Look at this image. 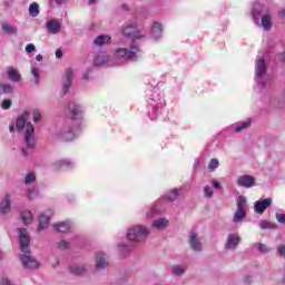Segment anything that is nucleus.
Instances as JSON below:
<instances>
[{"label":"nucleus","mask_w":285,"mask_h":285,"mask_svg":"<svg viewBox=\"0 0 285 285\" xmlns=\"http://www.w3.org/2000/svg\"><path fill=\"white\" fill-rule=\"evenodd\" d=\"M266 8L262 3H255L252 8V20L255 26L262 28L265 32L273 30V12L264 11Z\"/></svg>","instance_id":"nucleus-1"},{"label":"nucleus","mask_w":285,"mask_h":285,"mask_svg":"<svg viewBox=\"0 0 285 285\" xmlns=\"http://www.w3.org/2000/svg\"><path fill=\"white\" fill-rule=\"evenodd\" d=\"M139 52H141L139 47H137V46H135V43H132L129 47V49L128 48L116 49L114 57H115L116 61H120V62H117L119 66L121 63H126V61H137L139 59Z\"/></svg>","instance_id":"nucleus-2"},{"label":"nucleus","mask_w":285,"mask_h":285,"mask_svg":"<svg viewBox=\"0 0 285 285\" xmlns=\"http://www.w3.org/2000/svg\"><path fill=\"white\" fill-rule=\"evenodd\" d=\"M148 235H150V232L144 225L132 226L127 230L129 242H146Z\"/></svg>","instance_id":"nucleus-3"},{"label":"nucleus","mask_w":285,"mask_h":285,"mask_svg":"<svg viewBox=\"0 0 285 285\" xmlns=\"http://www.w3.org/2000/svg\"><path fill=\"white\" fill-rule=\"evenodd\" d=\"M267 70L268 67L266 66V60H264L263 58H257L255 65V81L261 88H266Z\"/></svg>","instance_id":"nucleus-4"},{"label":"nucleus","mask_w":285,"mask_h":285,"mask_svg":"<svg viewBox=\"0 0 285 285\" xmlns=\"http://www.w3.org/2000/svg\"><path fill=\"white\" fill-rule=\"evenodd\" d=\"M187 244L193 253H202V250H204V244L202 243V238H199V234H197V232H189Z\"/></svg>","instance_id":"nucleus-5"},{"label":"nucleus","mask_w":285,"mask_h":285,"mask_svg":"<svg viewBox=\"0 0 285 285\" xmlns=\"http://www.w3.org/2000/svg\"><path fill=\"white\" fill-rule=\"evenodd\" d=\"M246 198L244 196L238 197L237 210L234 213L233 222L234 224H239L246 219Z\"/></svg>","instance_id":"nucleus-6"},{"label":"nucleus","mask_w":285,"mask_h":285,"mask_svg":"<svg viewBox=\"0 0 285 285\" xmlns=\"http://www.w3.org/2000/svg\"><path fill=\"white\" fill-rule=\"evenodd\" d=\"M24 144L29 150H35V148L37 147V139L35 138V126L32 125V122H27Z\"/></svg>","instance_id":"nucleus-7"},{"label":"nucleus","mask_w":285,"mask_h":285,"mask_svg":"<svg viewBox=\"0 0 285 285\" xmlns=\"http://www.w3.org/2000/svg\"><path fill=\"white\" fill-rule=\"evenodd\" d=\"M20 262L22 263L23 268L27 271H37L39 268V262L32 257L30 252L26 254H20L19 255Z\"/></svg>","instance_id":"nucleus-8"},{"label":"nucleus","mask_w":285,"mask_h":285,"mask_svg":"<svg viewBox=\"0 0 285 285\" xmlns=\"http://www.w3.org/2000/svg\"><path fill=\"white\" fill-rule=\"evenodd\" d=\"M81 112H83V107L75 101L69 102L65 108V115H67L69 119H77Z\"/></svg>","instance_id":"nucleus-9"},{"label":"nucleus","mask_w":285,"mask_h":285,"mask_svg":"<svg viewBox=\"0 0 285 285\" xmlns=\"http://www.w3.org/2000/svg\"><path fill=\"white\" fill-rule=\"evenodd\" d=\"M122 35L125 37H129V39H132L134 41H137V39H142L144 36L139 35L137 32V23L130 22L122 27Z\"/></svg>","instance_id":"nucleus-10"},{"label":"nucleus","mask_w":285,"mask_h":285,"mask_svg":"<svg viewBox=\"0 0 285 285\" xmlns=\"http://www.w3.org/2000/svg\"><path fill=\"white\" fill-rule=\"evenodd\" d=\"M21 253H30V236L24 228H18Z\"/></svg>","instance_id":"nucleus-11"},{"label":"nucleus","mask_w":285,"mask_h":285,"mask_svg":"<svg viewBox=\"0 0 285 285\" xmlns=\"http://www.w3.org/2000/svg\"><path fill=\"white\" fill-rule=\"evenodd\" d=\"M57 136L62 141H72L75 137H77V134H75V130L72 129L71 125H65L60 128Z\"/></svg>","instance_id":"nucleus-12"},{"label":"nucleus","mask_w":285,"mask_h":285,"mask_svg":"<svg viewBox=\"0 0 285 285\" xmlns=\"http://www.w3.org/2000/svg\"><path fill=\"white\" fill-rule=\"evenodd\" d=\"M75 79V71L68 68L65 72V80L62 82V95H68L70 88H72V81Z\"/></svg>","instance_id":"nucleus-13"},{"label":"nucleus","mask_w":285,"mask_h":285,"mask_svg":"<svg viewBox=\"0 0 285 285\" xmlns=\"http://www.w3.org/2000/svg\"><path fill=\"white\" fill-rule=\"evenodd\" d=\"M271 206H273V199L265 198L254 204V212L258 215H264V213H266V209L271 208Z\"/></svg>","instance_id":"nucleus-14"},{"label":"nucleus","mask_w":285,"mask_h":285,"mask_svg":"<svg viewBox=\"0 0 285 285\" xmlns=\"http://www.w3.org/2000/svg\"><path fill=\"white\" fill-rule=\"evenodd\" d=\"M242 243V237H239V234H228L227 240L225 244L226 250H236L237 246Z\"/></svg>","instance_id":"nucleus-15"},{"label":"nucleus","mask_w":285,"mask_h":285,"mask_svg":"<svg viewBox=\"0 0 285 285\" xmlns=\"http://www.w3.org/2000/svg\"><path fill=\"white\" fill-rule=\"evenodd\" d=\"M11 208H12V194L6 193L4 197L0 203V213L2 215H8Z\"/></svg>","instance_id":"nucleus-16"},{"label":"nucleus","mask_w":285,"mask_h":285,"mask_svg":"<svg viewBox=\"0 0 285 285\" xmlns=\"http://www.w3.org/2000/svg\"><path fill=\"white\" fill-rule=\"evenodd\" d=\"M236 184L239 188H253L255 186V177L250 175L238 176Z\"/></svg>","instance_id":"nucleus-17"},{"label":"nucleus","mask_w":285,"mask_h":285,"mask_svg":"<svg viewBox=\"0 0 285 285\" xmlns=\"http://www.w3.org/2000/svg\"><path fill=\"white\" fill-rule=\"evenodd\" d=\"M47 30L49 35H59L61 32V22L51 19L47 22Z\"/></svg>","instance_id":"nucleus-18"},{"label":"nucleus","mask_w":285,"mask_h":285,"mask_svg":"<svg viewBox=\"0 0 285 285\" xmlns=\"http://www.w3.org/2000/svg\"><path fill=\"white\" fill-rule=\"evenodd\" d=\"M28 117H30V111H24L21 116L17 118L16 128L18 132H21V130L26 128V122L28 121Z\"/></svg>","instance_id":"nucleus-19"},{"label":"nucleus","mask_w":285,"mask_h":285,"mask_svg":"<svg viewBox=\"0 0 285 285\" xmlns=\"http://www.w3.org/2000/svg\"><path fill=\"white\" fill-rule=\"evenodd\" d=\"M108 267V261H106V254L97 253L96 255V268L97 271H104Z\"/></svg>","instance_id":"nucleus-20"},{"label":"nucleus","mask_w":285,"mask_h":285,"mask_svg":"<svg viewBox=\"0 0 285 285\" xmlns=\"http://www.w3.org/2000/svg\"><path fill=\"white\" fill-rule=\"evenodd\" d=\"M7 76L8 79H10V81H13L14 83H19V81H21V73L13 67L7 68Z\"/></svg>","instance_id":"nucleus-21"},{"label":"nucleus","mask_w":285,"mask_h":285,"mask_svg":"<svg viewBox=\"0 0 285 285\" xmlns=\"http://www.w3.org/2000/svg\"><path fill=\"white\" fill-rule=\"evenodd\" d=\"M108 51H101L96 56V59L94 60V66H106V63H108Z\"/></svg>","instance_id":"nucleus-22"},{"label":"nucleus","mask_w":285,"mask_h":285,"mask_svg":"<svg viewBox=\"0 0 285 285\" xmlns=\"http://www.w3.org/2000/svg\"><path fill=\"white\" fill-rule=\"evenodd\" d=\"M170 226V220L166 218H158L153 222V227L157 230H166Z\"/></svg>","instance_id":"nucleus-23"},{"label":"nucleus","mask_w":285,"mask_h":285,"mask_svg":"<svg viewBox=\"0 0 285 285\" xmlns=\"http://www.w3.org/2000/svg\"><path fill=\"white\" fill-rule=\"evenodd\" d=\"M181 189H170L164 195V202H177Z\"/></svg>","instance_id":"nucleus-24"},{"label":"nucleus","mask_w":285,"mask_h":285,"mask_svg":"<svg viewBox=\"0 0 285 285\" xmlns=\"http://www.w3.org/2000/svg\"><path fill=\"white\" fill-rule=\"evenodd\" d=\"M111 41L110 36L108 35H100L94 39V46L101 48V46H106Z\"/></svg>","instance_id":"nucleus-25"},{"label":"nucleus","mask_w":285,"mask_h":285,"mask_svg":"<svg viewBox=\"0 0 285 285\" xmlns=\"http://www.w3.org/2000/svg\"><path fill=\"white\" fill-rule=\"evenodd\" d=\"M161 32H164V27L159 22H154L151 27V36L154 39H161Z\"/></svg>","instance_id":"nucleus-26"},{"label":"nucleus","mask_w":285,"mask_h":285,"mask_svg":"<svg viewBox=\"0 0 285 285\" xmlns=\"http://www.w3.org/2000/svg\"><path fill=\"white\" fill-rule=\"evenodd\" d=\"M71 166H72V161L68 159L58 160L52 164L53 170H61V168H71Z\"/></svg>","instance_id":"nucleus-27"},{"label":"nucleus","mask_w":285,"mask_h":285,"mask_svg":"<svg viewBox=\"0 0 285 285\" xmlns=\"http://www.w3.org/2000/svg\"><path fill=\"white\" fill-rule=\"evenodd\" d=\"M49 225H50V216L46 214H41L39 218L38 230H46V228H48Z\"/></svg>","instance_id":"nucleus-28"},{"label":"nucleus","mask_w":285,"mask_h":285,"mask_svg":"<svg viewBox=\"0 0 285 285\" xmlns=\"http://www.w3.org/2000/svg\"><path fill=\"white\" fill-rule=\"evenodd\" d=\"M70 222H60L53 225L55 230L58 233H68L70 230Z\"/></svg>","instance_id":"nucleus-29"},{"label":"nucleus","mask_w":285,"mask_h":285,"mask_svg":"<svg viewBox=\"0 0 285 285\" xmlns=\"http://www.w3.org/2000/svg\"><path fill=\"white\" fill-rule=\"evenodd\" d=\"M1 28L4 35H17L19 32V29H17V27L8 22L2 23Z\"/></svg>","instance_id":"nucleus-30"},{"label":"nucleus","mask_w":285,"mask_h":285,"mask_svg":"<svg viewBox=\"0 0 285 285\" xmlns=\"http://www.w3.org/2000/svg\"><path fill=\"white\" fill-rule=\"evenodd\" d=\"M69 273L72 275H83L86 273V265H71L69 266Z\"/></svg>","instance_id":"nucleus-31"},{"label":"nucleus","mask_w":285,"mask_h":285,"mask_svg":"<svg viewBox=\"0 0 285 285\" xmlns=\"http://www.w3.org/2000/svg\"><path fill=\"white\" fill-rule=\"evenodd\" d=\"M20 217L24 226L32 224V212L24 210L20 214Z\"/></svg>","instance_id":"nucleus-32"},{"label":"nucleus","mask_w":285,"mask_h":285,"mask_svg":"<svg viewBox=\"0 0 285 285\" xmlns=\"http://www.w3.org/2000/svg\"><path fill=\"white\" fill-rule=\"evenodd\" d=\"M171 273H173V275H177L178 277H181V275H184V273H186V266H184V265H174L171 267Z\"/></svg>","instance_id":"nucleus-33"},{"label":"nucleus","mask_w":285,"mask_h":285,"mask_svg":"<svg viewBox=\"0 0 285 285\" xmlns=\"http://www.w3.org/2000/svg\"><path fill=\"white\" fill-rule=\"evenodd\" d=\"M219 168V159L213 158L210 159L209 164L207 165L208 173H215Z\"/></svg>","instance_id":"nucleus-34"},{"label":"nucleus","mask_w":285,"mask_h":285,"mask_svg":"<svg viewBox=\"0 0 285 285\" xmlns=\"http://www.w3.org/2000/svg\"><path fill=\"white\" fill-rule=\"evenodd\" d=\"M35 181H37V175H35L32 171H29L24 177L26 186H30V184H35Z\"/></svg>","instance_id":"nucleus-35"},{"label":"nucleus","mask_w":285,"mask_h":285,"mask_svg":"<svg viewBox=\"0 0 285 285\" xmlns=\"http://www.w3.org/2000/svg\"><path fill=\"white\" fill-rule=\"evenodd\" d=\"M29 13L31 17H39V3H31L29 7Z\"/></svg>","instance_id":"nucleus-36"},{"label":"nucleus","mask_w":285,"mask_h":285,"mask_svg":"<svg viewBox=\"0 0 285 285\" xmlns=\"http://www.w3.org/2000/svg\"><path fill=\"white\" fill-rule=\"evenodd\" d=\"M0 90L7 95H12V92H14V87L10 83H2L0 85Z\"/></svg>","instance_id":"nucleus-37"},{"label":"nucleus","mask_w":285,"mask_h":285,"mask_svg":"<svg viewBox=\"0 0 285 285\" xmlns=\"http://www.w3.org/2000/svg\"><path fill=\"white\" fill-rule=\"evenodd\" d=\"M257 250L258 253H262V255H268V253H271V248L268 247V245L263 243L257 244Z\"/></svg>","instance_id":"nucleus-38"},{"label":"nucleus","mask_w":285,"mask_h":285,"mask_svg":"<svg viewBox=\"0 0 285 285\" xmlns=\"http://www.w3.org/2000/svg\"><path fill=\"white\" fill-rule=\"evenodd\" d=\"M259 226L262 230L277 228V225L268 223L267 220H261Z\"/></svg>","instance_id":"nucleus-39"},{"label":"nucleus","mask_w":285,"mask_h":285,"mask_svg":"<svg viewBox=\"0 0 285 285\" xmlns=\"http://www.w3.org/2000/svg\"><path fill=\"white\" fill-rule=\"evenodd\" d=\"M57 248L58 250H68L70 248V242L62 239L57 243Z\"/></svg>","instance_id":"nucleus-40"},{"label":"nucleus","mask_w":285,"mask_h":285,"mask_svg":"<svg viewBox=\"0 0 285 285\" xmlns=\"http://www.w3.org/2000/svg\"><path fill=\"white\" fill-rule=\"evenodd\" d=\"M31 75L33 76V83H35V86H39V81L41 79V76L39 75V69L32 68L31 69Z\"/></svg>","instance_id":"nucleus-41"},{"label":"nucleus","mask_w":285,"mask_h":285,"mask_svg":"<svg viewBox=\"0 0 285 285\" xmlns=\"http://www.w3.org/2000/svg\"><path fill=\"white\" fill-rule=\"evenodd\" d=\"M250 121H244L240 125H237L235 128V132H242V130H246V128H249Z\"/></svg>","instance_id":"nucleus-42"},{"label":"nucleus","mask_w":285,"mask_h":285,"mask_svg":"<svg viewBox=\"0 0 285 285\" xmlns=\"http://www.w3.org/2000/svg\"><path fill=\"white\" fill-rule=\"evenodd\" d=\"M204 194H205V197H208V199H212L213 195H215V191H213V187L207 185L204 187Z\"/></svg>","instance_id":"nucleus-43"},{"label":"nucleus","mask_w":285,"mask_h":285,"mask_svg":"<svg viewBox=\"0 0 285 285\" xmlns=\"http://www.w3.org/2000/svg\"><path fill=\"white\" fill-rule=\"evenodd\" d=\"M32 115H33V122L39 124V121H41V111H39V109H35L32 111Z\"/></svg>","instance_id":"nucleus-44"},{"label":"nucleus","mask_w":285,"mask_h":285,"mask_svg":"<svg viewBox=\"0 0 285 285\" xmlns=\"http://www.w3.org/2000/svg\"><path fill=\"white\" fill-rule=\"evenodd\" d=\"M253 282L254 279L252 274H246L245 276H243V284L250 285L253 284Z\"/></svg>","instance_id":"nucleus-45"},{"label":"nucleus","mask_w":285,"mask_h":285,"mask_svg":"<svg viewBox=\"0 0 285 285\" xmlns=\"http://www.w3.org/2000/svg\"><path fill=\"white\" fill-rule=\"evenodd\" d=\"M11 106H12V100L10 99H4L1 105L3 110H10Z\"/></svg>","instance_id":"nucleus-46"},{"label":"nucleus","mask_w":285,"mask_h":285,"mask_svg":"<svg viewBox=\"0 0 285 285\" xmlns=\"http://www.w3.org/2000/svg\"><path fill=\"white\" fill-rule=\"evenodd\" d=\"M26 52H27L28 55H32V52H37V47H35L33 43H28V45L26 46Z\"/></svg>","instance_id":"nucleus-47"},{"label":"nucleus","mask_w":285,"mask_h":285,"mask_svg":"<svg viewBox=\"0 0 285 285\" xmlns=\"http://www.w3.org/2000/svg\"><path fill=\"white\" fill-rule=\"evenodd\" d=\"M277 254L279 255V257H282L283 259H285V245H279L276 248Z\"/></svg>","instance_id":"nucleus-48"},{"label":"nucleus","mask_w":285,"mask_h":285,"mask_svg":"<svg viewBox=\"0 0 285 285\" xmlns=\"http://www.w3.org/2000/svg\"><path fill=\"white\" fill-rule=\"evenodd\" d=\"M120 253H128L130 250V245L121 244L119 245Z\"/></svg>","instance_id":"nucleus-49"},{"label":"nucleus","mask_w":285,"mask_h":285,"mask_svg":"<svg viewBox=\"0 0 285 285\" xmlns=\"http://www.w3.org/2000/svg\"><path fill=\"white\" fill-rule=\"evenodd\" d=\"M278 224H285V214H276Z\"/></svg>","instance_id":"nucleus-50"},{"label":"nucleus","mask_w":285,"mask_h":285,"mask_svg":"<svg viewBox=\"0 0 285 285\" xmlns=\"http://www.w3.org/2000/svg\"><path fill=\"white\" fill-rule=\"evenodd\" d=\"M212 186H213L214 188H216V190H222V185H219V184L217 183V180H213V181H212Z\"/></svg>","instance_id":"nucleus-51"},{"label":"nucleus","mask_w":285,"mask_h":285,"mask_svg":"<svg viewBox=\"0 0 285 285\" xmlns=\"http://www.w3.org/2000/svg\"><path fill=\"white\" fill-rule=\"evenodd\" d=\"M61 57H63V51H61V49H57L56 50V58L61 59Z\"/></svg>","instance_id":"nucleus-52"},{"label":"nucleus","mask_w":285,"mask_h":285,"mask_svg":"<svg viewBox=\"0 0 285 285\" xmlns=\"http://www.w3.org/2000/svg\"><path fill=\"white\" fill-rule=\"evenodd\" d=\"M82 79H83V81H88L90 79V70H88L87 72H85L82 75Z\"/></svg>","instance_id":"nucleus-53"},{"label":"nucleus","mask_w":285,"mask_h":285,"mask_svg":"<svg viewBox=\"0 0 285 285\" xmlns=\"http://www.w3.org/2000/svg\"><path fill=\"white\" fill-rule=\"evenodd\" d=\"M278 17L279 19H285V9H282L281 11H278Z\"/></svg>","instance_id":"nucleus-54"},{"label":"nucleus","mask_w":285,"mask_h":285,"mask_svg":"<svg viewBox=\"0 0 285 285\" xmlns=\"http://www.w3.org/2000/svg\"><path fill=\"white\" fill-rule=\"evenodd\" d=\"M21 153H22L23 157H28V155H29L28 149H26V148H22Z\"/></svg>","instance_id":"nucleus-55"},{"label":"nucleus","mask_w":285,"mask_h":285,"mask_svg":"<svg viewBox=\"0 0 285 285\" xmlns=\"http://www.w3.org/2000/svg\"><path fill=\"white\" fill-rule=\"evenodd\" d=\"M36 60H37V61H43V56H42V55L36 56Z\"/></svg>","instance_id":"nucleus-56"},{"label":"nucleus","mask_w":285,"mask_h":285,"mask_svg":"<svg viewBox=\"0 0 285 285\" xmlns=\"http://www.w3.org/2000/svg\"><path fill=\"white\" fill-rule=\"evenodd\" d=\"M9 131L14 132V124L9 125Z\"/></svg>","instance_id":"nucleus-57"},{"label":"nucleus","mask_w":285,"mask_h":285,"mask_svg":"<svg viewBox=\"0 0 285 285\" xmlns=\"http://www.w3.org/2000/svg\"><path fill=\"white\" fill-rule=\"evenodd\" d=\"M94 3H97V0H89V6H92Z\"/></svg>","instance_id":"nucleus-58"},{"label":"nucleus","mask_w":285,"mask_h":285,"mask_svg":"<svg viewBox=\"0 0 285 285\" xmlns=\"http://www.w3.org/2000/svg\"><path fill=\"white\" fill-rule=\"evenodd\" d=\"M56 3H58V6H61V3H63V0H56Z\"/></svg>","instance_id":"nucleus-59"},{"label":"nucleus","mask_w":285,"mask_h":285,"mask_svg":"<svg viewBox=\"0 0 285 285\" xmlns=\"http://www.w3.org/2000/svg\"><path fill=\"white\" fill-rule=\"evenodd\" d=\"M3 259V252L0 250V262Z\"/></svg>","instance_id":"nucleus-60"},{"label":"nucleus","mask_w":285,"mask_h":285,"mask_svg":"<svg viewBox=\"0 0 285 285\" xmlns=\"http://www.w3.org/2000/svg\"><path fill=\"white\" fill-rule=\"evenodd\" d=\"M29 195H32V190H29Z\"/></svg>","instance_id":"nucleus-61"}]
</instances>
